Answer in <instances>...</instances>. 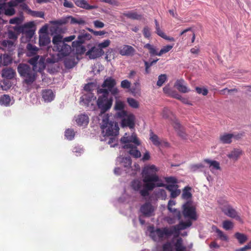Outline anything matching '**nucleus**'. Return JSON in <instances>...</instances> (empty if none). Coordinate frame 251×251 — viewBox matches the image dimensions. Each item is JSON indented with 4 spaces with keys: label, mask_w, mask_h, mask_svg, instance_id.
Instances as JSON below:
<instances>
[{
    "label": "nucleus",
    "mask_w": 251,
    "mask_h": 251,
    "mask_svg": "<svg viewBox=\"0 0 251 251\" xmlns=\"http://www.w3.org/2000/svg\"><path fill=\"white\" fill-rule=\"evenodd\" d=\"M28 62L32 65L31 67L26 64H20L17 67V71L23 79V83L27 86L31 85L36 80L37 72H41L46 66L45 59L41 57L38 61V56L31 57Z\"/></svg>",
    "instance_id": "1"
},
{
    "label": "nucleus",
    "mask_w": 251,
    "mask_h": 251,
    "mask_svg": "<svg viewBox=\"0 0 251 251\" xmlns=\"http://www.w3.org/2000/svg\"><path fill=\"white\" fill-rule=\"evenodd\" d=\"M52 43L54 45L53 50L54 53H50L45 60L48 66L68 56L72 50L70 45L62 41V36L60 34L55 35L53 37Z\"/></svg>",
    "instance_id": "2"
},
{
    "label": "nucleus",
    "mask_w": 251,
    "mask_h": 251,
    "mask_svg": "<svg viewBox=\"0 0 251 251\" xmlns=\"http://www.w3.org/2000/svg\"><path fill=\"white\" fill-rule=\"evenodd\" d=\"M158 169L154 165H146L142 170L143 180L145 183V189L140 191V194L143 197L149 195V191L152 190L156 186H162V184H156L159 181V178L156 173Z\"/></svg>",
    "instance_id": "3"
},
{
    "label": "nucleus",
    "mask_w": 251,
    "mask_h": 251,
    "mask_svg": "<svg viewBox=\"0 0 251 251\" xmlns=\"http://www.w3.org/2000/svg\"><path fill=\"white\" fill-rule=\"evenodd\" d=\"M192 222L188 221L186 222L180 221L176 225L171 226L170 228L167 227L163 228H157L155 230H152L150 232V236L154 241H161L165 236L168 237L174 233L178 234L180 230L185 229L191 226Z\"/></svg>",
    "instance_id": "4"
},
{
    "label": "nucleus",
    "mask_w": 251,
    "mask_h": 251,
    "mask_svg": "<svg viewBox=\"0 0 251 251\" xmlns=\"http://www.w3.org/2000/svg\"><path fill=\"white\" fill-rule=\"evenodd\" d=\"M129 127L131 129V132L125 133L121 139L123 148L133 157H141V152L137 149V147L140 144V142L136 134L133 131L134 126L132 128Z\"/></svg>",
    "instance_id": "5"
},
{
    "label": "nucleus",
    "mask_w": 251,
    "mask_h": 251,
    "mask_svg": "<svg viewBox=\"0 0 251 251\" xmlns=\"http://www.w3.org/2000/svg\"><path fill=\"white\" fill-rule=\"evenodd\" d=\"M125 103L119 100L116 101L115 109L117 111L116 116L122 119V126L123 127L128 126L131 128L135 126L134 116L125 110Z\"/></svg>",
    "instance_id": "6"
},
{
    "label": "nucleus",
    "mask_w": 251,
    "mask_h": 251,
    "mask_svg": "<svg viewBox=\"0 0 251 251\" xmlns=\"http://www.w3.org/2000/svg\"><path fill=\"white\" fill-rule=\"evenodd\" d=\"M98 94L99 95L97 100L98 106L102 113H104L111 108L113 103V98L104 89H98Z\"/></svg>",
    "instance_id": "7"
},
{
    "label": "nucleus",
    "mask_w": 251,
    "mask_h": 251,
    "mask_svg": "<svg viewBox=\"0 0 251 251\" xmlns=\"http://www.w3.org/2000/svg\"><path fill=\"white\" fill-rule=\"evenodd\" d=\"M34 24L33 22H29L24 25L17 27L16 30L22 33L21 40L22 42L29 41L34 34Z\"/></svg>",
    "instance_id": "8"
},
{
    "label": "nucleus",
    "mask_w": 251,
    "mask_h": 251,
    "mask_svg": "<svg viewBox=\"0 0 251 251\" xmlns=\"http://www.w3.org/2000/svg\"><path fill=\"white\" fill-rule=\"evenodd\" d=\"M8 38L1 42L0 47L2 50L10 54L15 50L17 36L14 32L9 31Z\"/></svg>",
    "instance_id": "9"
},
{
    "label": "nucleus",
    "mask_w": 251,
    "mask_h": 251,
    "mask_svg": "<svg viewBox=\"0 0 251 251\" xmlns=\"http://www.w3.org/2000/svg\"><path fill=\"white\" fill-rule=\"evenodd\" d=\"M182 212L184 218H188V221H190L191 222V220L196 221L197 219L196 207L191 201H188L183 204ZM186 222L187 221L185 222Z\"/></svg>",
    "instance_id": "10"
},
{
    "label": "nucleus",
    "mask_w": 251,
    "mask_h": 251,
    "mask_svg": "<svg viewBox=\"0 0 251 251\" xmlns=\"http://www.w3.org/2000/svg\"><path fill=\"white\" fill-rule=\"evenodd\" d=\"M116 85L115 79L111 77H108L104 80L101 85L102 88L100 89H104L107 91L108 94L110 93L111 95L116 97L119 92Z\"/></svg>",
    "instance_id": "11"
},
{
    "label": "nucleus",
    "mask_w": 251,
    "mask_h": 251,
    "mask_svg": "<svg viewBox=\"0 0 251 251\" xmlns=\"http://www.w3.org/2000/svg\"><path fill=\"white\" fill-rule=\"evenodd\" d=\"M102 126L103 132L105 133L104 136H110L113 135H117L119 133V128L117 123L114 122H105Z\"/></svg>",
    "instance_id": "12"
},
{
    "label": "nucleus",
    "mask_w": 251,
    "mask_h": 251,
    "mask_svg": "<svg viewBox=\"0 0 251 251\" xmlns=\"http://www.w3.org/2000/svg\"><path fill=\"white\" fill-rule=\"evenodd\" d=\"M222 211L227 216L235 219L237 221L242 222V219L238 215L237 212L231 205L227 204L222 208Z\"/></svg>",
    "instance_id": "13"
},
{
    "label": "nucleus",
    "mask_w": 251,
    "mask_h": 251,
    "mask_svg": "<svg viewBox=\"0 0 251 251\" xmlns=\"http://www.w3.org/2000/svg\"><path fill=\"white\" fill-rule=\"evenodd\" d=\"M92 36L85 30L80 31L77 37V39L72 43V46L74 47H80L81 44L84 43L86 41L91 39Z\"/></svg>",
    "instance_id": "14"
},
{
    "label": "nucleus",
    "mask_w": 251,
    "mask_h": 251,
    "mask_svg": "<svg viewBox=\"0 0 251 251\" xmlns=\"http://www.w3.org/2000/svg\"><path fill=\"white\" fill-rule=\"evenodd\" d=\"M150 139L154 145L158 147L159 149L163 147L168 148L170 146L168 142L161 139L152 132H150Z\"/></svg>",
    "instance_id": "15"
},
{
    "label": "nucleus",
    "mask_w": 251,
    "mask_h": 251,
    "mask_svg": "<svg viewBox=\"0 0 251 251\" xmlns=\"http://www.w3.org/2000/svg\"><path fill=\"white\" fill-rule=\"evenodd\" d=\"M154 207L150 202H146L140 207V211L145 217H150L154 212Z\"/></svg>",
    "instance_id": "16"
},
{
    "label": "nucleus",
    "mask_w": 251,
    "mask_h": 251,
    "mask_svg": "<svg viewBox=\"0 0 251 251\" xmlns=\"http://www.w3.org/2000/svg\"><path fill=\"white\" fill-rule=\"evenodd\" d=\"M118 52L123 56H132L135 53V50L131 46L124 45L118 48Z\"/></svg>",
    "instance_id": "17"
},
{
    "label": "nucleus",
    "mask_w": 251,
    "mask_h": 251,
    "mask_svg": "<svg viewBox=\"0 0 251 251\" xmlns=\"http://www.w3.org/2000/svg\"><path fill=\"white\" fill-rule=\"evenodd\" d=\"M104 53L102 49L99 48L98 47H94L89 50L86 55L89 56L90 59H95L100 57Z\"/></svg>",
    "instance_id": "18"
},
{
    "label": "nucleus",
    "mask_w": 251,
    "mask_h": 251,
    "mask_svg": "<svg viewBox=\"0 0 251 251\" xmlns=\"http://www.w3.org/2000/svg\"><path fill=\"white\" fill-rule=\"evenodd\" d=\"M174 86L181 93H186L190 91V89L187 86L186 82L182 79L177 80Z\"/></svg>",
    "instance_id": "19"
},
{
    "label": "nucleus",
    "mask_w": 251,
    "mask_h": 251,
    "mask_svg": "<svg viewBox=\"0 0 251 251\" xmlns=\"http://www.w3.org/2000/svg\"><path fill=\"white\" fill-rule=\"evenodd\" d=\"M162 115L164 119H168L169 121L171 122L172 126L174 125L176 122L178 121L177 119H176V116L174 115L173 112L171 111L168 108L165 107L163 109Z\"/></svg>",
    "instance_id": "20"
},
{
    "label": "nucleus",
    "mask_w": 251,
    "mask_h": 251,
    "mask_svg": "<svg viewBox=\"0 0 251 251\" xmlns=\"http://www.w3.org/2000/svg\"><path fill=\"white\" fill-rule=\"evenodd\" d=\"M89 117L85 114H80L75 117V121L79 126H86L89 123Z\"/></svg>",
    "instance_id": "21"
},
{
    "label": "nucleus",
    "mask_w": 251,
    "mask_h": 251,
    "mask_svg": "<svg viewBox=\"0 0 251 251\" xmlns=\"http://www.w3.org/2000/svg\"><path fill=\"white\" fill-rule=\"evenodd\" d=\"M27 52L26 54L28 56H32V57H34L35 56H38V61L40 60L39 57L40 56L37 55V52L39 50L38 48H37L35 46H33L31 44H28L26 46Z\"/></svg>",
    "instance_id": "22"
},
{
    "label": "nucleus",
    "mask_w": 251,
    "mask_h": 251,
    "mask_svg": "<svg viewBox=\"0 0 251 251\" xmlns=\"http://www.w3.org/2000/svg\"><path fill=\"white\" fill-rule=\"evenodd\" d=\"M174 128L177 132V134L182 139H186L187 137V135L185 132L183 126L180 124V123L177 121L176 122L175 124L173 125Z\"/></svg>",
    "instance_id": "23"
},
{
    "label": "nucleus",
    "mask_w": 251,
    "mask_h": 251,
    "mask_svg": "<svg viewBox=\"0 0 251 251\" xmlns=\"http://www.w3.org/2000/svg\"><path fill=\"white\" fill-rule=\"evenodd\" d=\"M166 189L171 192V198H175L180 194V190L178 189L177 185L169 184L166 186Z\"/></svg>",
    "instance_id": "24"
},
{
    "label": "nucleus",
    "mask_w": 251,
    "mask_h": 251,
    "mask_svg": "<svg viewBox=\"0 0 251 251\" xmlns=\"http://www.w3.org/2000/svg\"><path fill=\"white\" fill-rule=\"evenodd\" d=\"M16 75V72L10 68H5L2 71V76L8 79L13 78Z\"/></svg>",
    "instance_id": "25"
},
{
    "label": "nucleus",
    "mask_w": 251,
    "mask_h": 251,
    "mask_svg": "<svg viewBox=\"0 0 251 251\" xmlns=\"http://www.w3.org/2000/svg\"><path fill=\"white\" fill-rule=\"evenodd\" d=\"M204 162L208 164L211 171L221 170L220 163L217 161L205 159L204 160Z\"/></svg>",
    "instance_id": "26"
},
{
    "label": "nucleus",
    "mask_w": 251,
    "mask_h": 251,
    "mask_svg": "<svg viewBox=\"0 0 251 251\" xmlns=\"http://www.w3.org/2000/svg\"><path fill=\"white\" fill-rule=\"evenodd\" d=\"M176 204V201L174 200H170L168 204V209L173 213H176V217L178 220L181 219V215L180 211L176 208H173L172 206Z\"/></svg>",
    "instance_id": "27"
},
{
    "label": "nucleus",
    "mask_w": 251,
    "mask_h": 251,
    "mask_svg": "<svg viewBox=\"0 0 251 251\" xmlns=\"http://www.w3.org/2000/svg\"><path fill=\"white\" fill-rule=\"evenodd\" d=\"M75 4L78 7L87 10L96 9L97 7L95 5H89L85 0H75Z\"/></svg>",
    "instance_id": "28"
},
{
    "label": "nucleus",
    "mask_w": 251,
    "mask_h": 251,
    "mask_svg": "<svg viewBox=\"0 0 251 251\" xmlns=\"http://www.w3.org/2000/svg\"><path fill=\"white\" fill-rule=\"evenodd\" d=\"M235 137L233 134L225 133L220 136V142L223 144H230L232 142V139Z\"/></svg>",
    "instance_id": "29"
},
{
    "label": "nucleus",
    "mask_w": 251,
    "mask_h": 251,
    "mask_svg": "<svg viewBox=\"0 0 251 251\" xmlns=\"http://www.w3.org/2000/svg\"><path fill=\"white\" fill-rule=\"evenodd\" d=\"M42 98L46 101H50L54 98V94L51 90H44L42 91Z\"/></svg>",
    "instance_id": "30"
},
{
    "label": "nucleus",
    "mask_w": 251,
    "mask_h": 251,
    "mask_svg": "<svg viewBox=\"0 0 251 251\" xmlns=\"http://www.w3.org/2000/svg\"><path fill=\"white\" fill-rule=\"evenodd\" d=\"M50 42L47 34H40L39 36V45L40 46H47Z\"/></svg>",
    "instance_id": "31"
},
{
    "label": "nucleus",
    "mask_w": 251,
    "mask_h": 251,
    "mask_svg": "<svg viewBox=\"0 0 251 251\" xmlns=\"http://www.w3.org/2000/svg\"><path fill=\"white\" fill-rule=\"evenodd\" d=\"M81 100L85 103H88L92 100L96 99V97L90 92H88L86 94L84 95L81 97Z\"/></svg>",
    "instance_id": "32"
},
{
    "label": "nucleus",
    "mask_w": 251,
    "mask_h": 251,
    "mask_svg": "<svg viewBox=\"0 0 251 251\" xmlns=\"http://www.w3.org/2000/svg\"><path fill=\"white\" fill-rule=\"evenodd\" d=\"M123 15L132 20H140L141 19V15L133 11L125 12L123 13Z\"/></svg>",
    "instance_id": "33"
},
{
    "label": "nucleus",
    "mask_w": 251,
    "mask_h": 251,
    "mask_svg": "<svg viewBox=\"0 0 251 251\" xmlns=\"http://www.w3.org/2000/svg\"><path fill=\"white\" fill-rule=\"evenodd\" d=\"M64 64L66 68L71 69L75 65V57H67L64 60Z\"/></svg>",
    "instance_id": "34"
},
{
    "label": "nucleus",
    "mask_w": 251,
    "mask_h": 251,
    "mask_svg": "<svg viewBox=\"0 0 251 251\" xmlns=\"http://www.w3.org/2000/svg\"><path fill=\"white\" fill-rule=\"evenodd\" d=\"M234 236L241 245L245 243L248 240V237L246 235L240 232H236L234 234Z\"/></svg>",
    "instance_id": "35"
},
{
    "label": "nucleus",
    "mask_w": 251,
    "mask_h": 251,
    "mask_svg": "<svg viewBox=\"0 0 251 251\" xmlns=\"http://www.w3.org/2000/svg\"><path fill=\"white\" fill-rule=\"evenodd\" d=\"M0 59L1 64H2L4 66L8 65L12 61L11 55L7 54H4L2 56H0Z\"/></svg>",
    "instance_id": "36"
},
{
    "label": "nucleus",
    "mask_w": 251,
    "mask_h": 251,
    "mask_svg": "<svg viewBox=\"0 0 251 251\" xmlns=\"http://www.w3.org/2000/svg\"><path fill=\"white\" fill-rule=\"evenodd\" d=\"M243 155H244V153L242 150L239 148H234L231 151L228 157H239Z\"/></svg>",
    "instance_id": "37"
},
{
    "label": "nucleus",
    "mask_w": 251,
    "mask_h": 251,
    "mask_svg": "<svg viewBox=\"0 0 251 251\" xmlns=\"http://www.w3.org/2000/svg\"><path fill=\"white\" fill-rule=\"evenodd\" d=\"M174 246L176 251H184L186 249L185 247L183 245L182 239L181 238L177 239Z\"/></svg>",
    "instance_id": "38"
},
{
    "label": "nucleus",
    "mask_w": 251,
    "mask_h": 251,
    "mask_svg": "<svg viewBox=\"0 0 251 251\" xmlns=\"http://www.w3.org/2000/svg\"><path fill=\"white\" fill-rule=\"evenodd\" d=\"M213 229L215 230L217 233L218 237L222 241H227L228 240V237L224 233L218 228L216 226L213 227Z\"/></svg>",
    "instance_id": "39"
},
{
    "label": "nucleus",
    "mask_w": 251,
    "mask_h": 251,
    "mask_svg": "<svg viewBox=\"0 0 251 251\" xmlns=\"http://www.w3.org/2000/svg\"><path fill=\"white\" fill-rule=\"evenodd\" d=\"M11 101L10 97L7 95H3L0 98V104L5 106H9Z\"/></svg>",
    "instance_id": "40"
},
{
    "label": "nucleus",
    "mask_w": 251,
    "mask_h": 251,
    "mask_svg": "<svg viewBox=\"0 0 251 251\" xmlns=\"http://www.w3.org/2000/svg\"><path fill=\"white\" fill-rule=\"evenodd\" d=\"M117 135H113L106 136L105 140L107 141V143L110 145V147H114L117 145Z\"/></svg>",
    "instance_id": "41"
},
{
    "label": "nucleus",
    "mask_w": 251,
    "mask_h": 251,
    "mask_svg": "<svg viewBox=\"0 0 251 251\" xmlns=\"http://www.w3.org/2000/svg\"><path fill=\"white\" fill-rule=\"evenodd\" d=\"M190 187H185L183 191L182 195V197L184 199H189L191 198L192 194L190 192L189 190H190Z\"/></svg>",
    "instance_id": "42"
},
{
    "label": "nucleus",
    "mask_w": 251,
    "mask_h": 251,
    "mask_svg": "<svg viewBox=\"0 0 251 251\" xmlns=\"http://www.w3.org/2000/svg\"><path fill=\"white\" fill-rule=\"evenodd\" d=\"M142 186L141 182L138 180H134L131 182V187L135 191H138Z\"/></svg>",
    "instance_id": "43"
},
{
    "label": "nucleus",
    "mask_w": 251,
    "mask_h": 251,
    "mask_svg": "<svg viewBox=\"0 0 251 251\" xmlns=\"http://www.w3.org/2000/svg\"><path fill=\"white\" fill-rule=\"evenodd\" d=\"M144 48L147 49L149 50V52L151 55H158V52L155 49L153 46L150 44H147L144 46Z\"/></svg>",
    "instance_id": "44"
},
{
    "label": "nucleus",
    "mask_w": 251,
    "mask_h": 251,
    "mask_svg": "<svg viewBox=\"0 0 251 251\" xmlns=\"http://www.w3.org/2000/svg\"><path fill=\"white\" fill-rule=\"evenodd\" d=\"M121 160H120V162L123 164V166L126 167L127 168L129 167H130L132 163V160L131 159V158H121Z\"/></svg>",
    "instance_id": "45"
},
{
    "label": "nucleus",
    "mask_w": 251,
    "mask_h": 251,
    "mask_svg": "<svg viewBox=\"0 0 251 251\" xmlns=\"http://www.w3.org/2000/svg\"><path fill=\"white\" fill-rule=\"evenodd\" d=\"M223 227L226 230L231 229L233 227V223L229 220H225L223 223Z\"/></svg>",
    "instance_id": "46"
},
{
    "label": "nucleus",
    "mask_w": 251,
    "mask_h": 251,
    "mask_svg": "<svg viewBox=\"0 0 251 251\" xmlns=\"http://www.w3.org/2000/svg\"><path fill=\"white\" fill-rule=\"evenodd\" d=\"M204 168V166L201 163L191 165L190 167L191 171L196 172L198 170H201Z\"/></svg>",
    "instance_id": "47"
},
{
    "label": "nucleus",
    "mask_w": 251,
    "mask_h": 251,
    "mask_svg": "<svg viewBox=\"0 0 251 251\" xmlns=\"http://www.w3.org/2000/svg\"><path fill=\"white\" fill-rule=\"evenodd\" d=\"M75 132L72 129H68L65 131V136L68 139L71 140L74 138Z\"/></svg>",
    "instance_id": "48"
},
{
    "label": "nucleus",
    "mask_w": 251,
    "mask_h": 251,
    "mask_svg": "<svg viewBox=\"0 0 251 251\" xmlns=\"http://www.w3.org/2000/svg\"><path fill=\"white\" fill-rule=\"evenodd\" d=\"M173 47V46L167 45L166 46H164L158 52V55L161 56L163 54L169 51H170Z\"/></svg>",
    "instance_id": "49"
},
{
    "label": "nucleus",
    "mask_w": 251,
    "mask_h": 251,
    "mask_svg": "<svg viewBox=\"0 0 251 251\" xmlns=\"http://www.w3.org/2000/svg\"><path fill=\"white\" fill-rule=\"evenodd\" d=\"M167 79V76L166 75H161L158 77V80L157 82V85L158 86H161L162 84L165 82V81Z\"/></svg>",
    "instance_id": "50"
},
{
    "label": "nucleus",
    "mask_w": 251,
    "mask_h": 251,
    "mask_svg": "<svg viewBox=\"0 0 251 251\" xmlns=\"http://www.w3.org/2000/svg\"><path fill=\"white\" fill-rule=\"evenodd\" d=\"M127 102L129 105L133 108H137L139 106L138 102L133 98H128Z\"/></svg>",
    "instance_id": "51"
},
{
    "label": "nucleus",
    "mask_w": 251,
    "mask_h": 251,
    "mask_svg": "<svg viewBox=\"0 0 251 251\" xmlns=\"http://www.w3.org/2000/svg\"><path fill=\"white\" fill-rule=\"evenodd\" d=\"M71 23L77 24L78 25H84L85 21L81 19H76L74 17H71Z\"/></svg>",
    "instance_id": "52"
},
{
    "label": "nucleus",
    "mask_w": 251,
    "mask_h": 251,
    "mask_svg": "<svg viewBox=\"0 0 251 251\" xmlns=\"http://www.w3.org/2000/svg\"><path fill=\"white\" fill-rule=\"evenodd\" d=\"M173 214H174L173 217L168 216L166 218V221L170 225H172V224H174L176 223V219H177V218L176 217V213H173Z\"/></svg>",
    "instance_id": "53"
},
{
    "label": "nucleus",
    "mask_w": 251,
    "mask_h": 251,
    "mask_svg": "<svg viewBox=\"0 0 251 251\" xmlns=\"http://www.w3.org/2000/svg\"><path fill=\"white\" fill-rule=\"evenodd\" d=\"M196 91L198 94H201L203 96L207 95L208 92V90L207 89L204 88H202L199 87H196Z\"/></svg>",
    "instance_id": "54"
},
{
    "label": "nucleus",
    "mask_w": 251,
    "mask_h": 251,
    "mask_svg": "<svg viewBox=\"0 0 251 251\" xmlns=\"http://www.w3.org/2000/svg\"><path fill=\"white\" fill-rule=\"evenodd\" d=\"M29 12L34 17L44 18V13L41 11H35L29 10Z\"/></svg>",
    "instance_id": "55"
},
{
    "label": "nucleus",
    "mask_w": 251,
    "mask_h": 251,
    "mask_svg": "<svg viewBox=\"0 0 251 251\" xmlns=\"http://www.w3.org/2000/svg\"><path fill=\"white\" fill-rule=\"evenodd\" d=\"M110 43L111 41L107 39L104 40L103 42L100 43H99L98 47L99 48L102 49V48H105L108 47L110 45Z\"/></svg>",
    "instance_id": "56"
},
{
    "label": "nucleus",
    "mask_w": 251,
    "mask_h": 251,
    "mask_svg": "<svg viewBox=\"0 0 251 251\" xmlns=\"http://www.w3.org/2000/svg\"><path fill=\"white\" fill-rule=\"evenodd\" d=\"M143 33L145 38H149L151 35V29L147 26L144 27Z\"/></svg>",
    "instance_id": "57"
},
{
    "label": "nucleus",
    "mask_w": 251,
    "mask_h": 251,
    "mask_svg": "<svg viewBox=\"0 0 251 251\" xmlns=\"http://www.w3.org/2000/svg\"><path fill=\"white\" fill-rule=\"evenodd\" d=\"M23 21V19L20 17H15L13 19H11L9 23L11 24H16L19 25L22 23Z\"/></svg>",
    "instance_id": "58"
},
{
    "label": "nucleus",
    "mask_w": 251,
    "mask_h": 251,
    "mask_svg": "<svg viewBox=\"0 0 251 251\" xmlns=\"http://www.w3.org/2000/svg\"><path fill=\"white\" fill-rule=\"evenodd\" d=\"M4 12L6 15L11 16L14 14L15 10L13 8L9 7L7 9L4 8Z\"/></svg>",
    "instance_id": "59"
},
{
    "label": "nucleus",
    "mask_w": 251,
    "mask_h": 251,
    "mask_svg": "<svg viewBox=\"0 0 251 251\" xmlns=\"http://www.w3.org/2000/svg\"><path fill=\"white\" fill-rule=\"evenodd\" d=\"M93 24L95 27L98 28H103L104 26V24L103 22L98 20L94 21Z\"/></svg>",
    "instance_id": "60"
},
{
    "label": "nucleus",
    "mask_w": 251,
    "mask_h": 251,
    "mask_svg": "<svg viewBox=\"0 0 251 251\" xmlns=\"http://www.w3.org/2000/svg\"><path fill=\"white\" fill-rule=\"evenodd\" d=\"M166 182L168 183H172L174 185V184L177 183V179L175 177L170 176L165 178Z\"/></svg>",
    "instance_id": "61"
},
{
    "label": "nucleus",
    "mask_w": 251,
    "mask_h": 251,
    "mask_svg": "<svg viewBox=\"0 0 251 251\" xmlns=\"http://www.w3.org/2000/svg\"><path fill=\"white\" fill-rule=\"evenodd\" d=\"M158 59H156L155 60H150L149 61H145V67L147 68H149L151 66L155 64L156 62L158 61Z\"/></svg>",
    "instance_id": "62"
},
{
    "label": "nucleus",
    "mask_w": 251,
    "mask_h": 251,
    "mask_svg": "<svg viewBox=\"0 0 251 251\" xmlns=\"http://www.w3.org/2000/svg\"><path fill=\"white\" fill-rule=\"evenodd\" d=\"M131 83L127 80H124L121 82V86L123 88H129L130 87Z\"/></svg>",
    "instance_id": "63"
},
{
    "label": "nucleus",
    "mask_w": 251,
    "mask_h": 251,
    "mask_svg": "<svg viewBox=\"0 0 251 251\" xmlns=\"http://www.w3.org/2000/svg\"><path fill=\"white\" fill-rule=\"evenodd\" d=\"M162 248L163 251H172L171 244L168 242L164 244Z\"/></svg>",
    "instance_id": "64"
}]
</instances>
